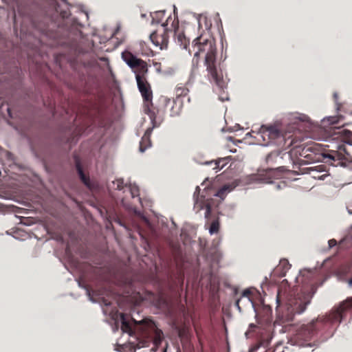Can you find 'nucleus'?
Instances as JSON below:
<instances>
[{
	"mask_svg": "<svg viewBox=\"0 0 352 352\" xmlns=\"http://www.w3.org/2000/svg\"><path fill=\"white\" fill-rule=\"evenodd\" d=\"M328 142L336 146V151L331 150L329 153L324 154L322 146L316 143H311L305 146H296L292 149V156L295 155L296 158L293 159V163L298 165L299 168L309 164H313L322 160V158H329L338 164H343L342 160L344 159V153L348 155L344 143L352 145V131L338 128L334 129L331 136L329 138Z\"/></svg>",
	"mask_w": 352,
	"mask_h": 352,
	"instance_id": "f257e3e1",
	"label": "nucleus"
},
{
	"mask_svg": "<svg viewBox=\"0 0 352 352\" xmlns=\"http://www.w3.org/2000/svg\"><path fill=\"white\" fill-rule=\"evenodd\" d=\"M194 57L205 54L204 65L206 67L207 77L211 83H214L220 91L227 88L226 80L223 78L220 64L217 63V46L214 38L201 34L192 42Z\"/></svg>",
	"mask_w": 352,
	"mask_h": 352,
	"instance_id": "f03ea898",
	"label": "nucleus"
},
{
	"mask_svg": "<svg viewBox=\"0 0 352 352\" xmlns=\"http://www.w3.org/2000/svg\"><path fill=\"white\" fill-rule=\"evenodd\" d=\"M120 320L121 329L123 332L128 333L129 335L137 332L140 339L138 344L139 348L148 346L151 342H153L154 347L151 349V352H156L164 340V333L152 320L144 319L137 321L132 318L131 321L134 327L129 321L127 315L121 314Z\"/></svg>",
	"mask_w": 352,
	"mask_h": 352,
	"instance_id": "7ed1b4c3",
	"label": "nucleus"
},
{
	"mask_svg": "<svg viewBox=\"0 0 352 352\" xmlns=\"http://www.w3.org/2000/svg\"><path fill=\"white\" fill-rule=\"evenodd\" d=\"M352 308V298H347L338 306L334 307L331 311L325 316H318L307 324L301 325L295 334V338L305 342L310 340L319 329L341 322L347 311Z\"/></svg>",
	"mask_w": 352,
	"mask_h": 352,
	"instance_id": "20e7f679",
	"label": "nucleus"
},
{
	"mask_svg": "<svg viewBox=\"0 0 352 352\" xmlns=\"http://www.w3.org/2000/svg\"><path fill=\"white\" fill-rule=\"evenodd\" d=\"M277 318L276 323L283 325L294 320L296 314L302 313L309 303L302 295L294 296L292 294H286L282 289L278 290L276 296Z\"/></svg>",
	"mask_w": 352,
	"mask_h": 352,
	"instance_id": "39448f33",
	"label": "nucleus"
},
{
	"mask_svg": "<svg viewBox=\"0 0 352 352\" xmlns=\"http://www.w3.org/2000/svg\"><path fill=\"white\" fill-rule=\"evenodd\" d=\"M258 135L263 140L265 146L275 145L284 149L289 147L293 144L292 136L284 135L276 126H262L258 132Z\"/></svg>",
	"mask_w": 352,
	"mask_h": 352,
	"instance_id": "423d86ee",
	"label": "nucleus"
},
{
	"mask_svg": "<svg viewBox=\"0 0 352 352\" xmlns=\"http://www.w3.org/2000/svg\"><path fill=\"white\" fill-rule=\"evenodd\" d=\"M137 82V86L144 101V111L151 118L153 126H159L161 120L158 119L153 104V91L147 78Z\"/></svg>",
	"mask_w": 352,
	"mask_h": 352,
	"instance_id": "0eeeda50",
	"label": "nucleus"
},
{
	"mask_svg": "<svg viewBox=\"0 0 352 352\" xmlns=\"http://www.w3.org/2000/svg\"><path fill=\"white\" fill-rule=\"evenodd\" d=\"M122 58L135 74L136 81L147 78L148 65L146 61L138 58L129 51L123 52Z\"/></svg>",
	"mask_w": 352,
	"mask_h": 352,
	"instance_id": "6e6552de",
	"label": "nucleus"
},
{
	"mask_svg": "<svg viewBox=\"0 0 352 352\" xmlns=\"http://www.w3.org/2000/svg\"><path fill=\"white\" fill-rule=\"evenodd\" d=\"M293 160L292 150L289 152H283V151H274L269 153L265 158L266 163L271 166L267 171L272 173L276 170L284 171L285 166L283 160L285 158Z\"/></svg>",
	"mask_w": 352,
	"mask_h": 352,
	"instance_id": "1a4fd4ad",
	"label": "nucleus"
},
{
	"mask_svg": "<svg viewBox=\"0 0 352 352\" xmlns=\"http://www.w3.org/2000/svg\"><path fill=\"white\" fill-rule=\"evenodd\" d=\"M172 17L170 16L166 23L162 24V28L157 30L150 34V39L151 42L156 46L159 47L160 50H164L168 47V33L172 32L171 29L168 28L170 21Z\"/></svg>",
	"mask_w": 352,
	"mask_h": 352,
	"instance_id": "9d476101",
	"label": "nucleus"
},
{
	"mask_svg": "<svg viewBox=\"0 0 352 352\" xmlns=\"http://www.w3.org/2000/svg\"><path fill=\"white\" fill-rule=\"evenodd\" d=\"M200 190V188L197 186L193 195L195 199L194 209L196 210L197 212L206 209L205 218L209 219L212 212V206L208 200L205 199L204 195L199 196Z\"/></svg>",
	"mask_w": 352,
	"mask_h": 352,
	"instance_id": "9b49d317",
	"label": "nucleus"
},
{
	"mask_svg": "<svg viewBox=\"0 0 352 352\" xmlns=\"http://www.w3.org/2000/svg\"><path fill=\"white\" fill-rule=\"evenodd\" d=\"M171 21V30L175 32V39L181 47L184 49H186L189 45V40L186 37L183 32L179 31L178 19L174 18Z\"/></svg>",
	"mask_w": 352,
	"mask_h": 352,
	"instance_id": "f8f14e48",
	"label": "nucleus"
},
{
	"mask_svg": "<svg viewBox=\"0 0 352 352\" xmlns=\"http://www.w3.org/2000/svg\"><path fill=\"white\" fill-rule=\"evenodd\" d=\"M152 124L153 125V123ZM155 127V126H153L152 127L148 128L145 131L140 142L139 149L140 152L145 151L148 148H149L151 146V135L153 131V129Z\"/></svg>",
	"mask_w": 352,
	"mask_h": 352,
	"instance_id": "ddd939ff",
	"label": "nucleus"
},
{
	"mask_svg": "<svg viewBox=\"0 0 352 352\" xmlns=\"http://www.w3.org/2000/svg\"><path fill=\"white\" fill-rule=\"evenodd\" d=\"M76 168L77 173L79 175L80 180L82 183L87 187H90V180L89 176L86 175L82 170L80 160L78 158H76L75 160Z\"/></svg>",
	"mask_w": 352,
	"mask_h": 352,
	"instance_id": "4468645a",
	"label": "nucleus"
},
{
	"mask_svg": "<svg viewBox=\"0 0 352 352\" xmlns=\"http://www.w3.org/2000/svg\"><path fill=\"white\" fill-rule=\"evenodd\" d=\"M162 100L163 103L165 104V105H168L170 103H173L174 104L171 107V109H170V116H175L180 113V112L182 111V105L181 104H179L178 106H177V103L175 100L172 101L170 99H169L166 97L162 98Z\"/></svg>",
	"mask_w": 352,
	"mask_h": 352,
	"instance_id": "2eb2a0df",
	"label": "nucleus"
},
{
	"mask_svg": "<svg viewBox=\"0 0 352 352\" xmlns=\"http://www.w3.org/2000/svg\"><path fill=\"white\" fill-rule=\"evenodd\" d=\"M291 265L288 260L283 258L280 261L279 265L277 267V271H280V275L285 276L287 272L290 269Z\"/></svg>",
	"mask_w": 352,
	"mask_h": 352,
	"instance_id": "dca6fc26",
	"label": "nucleus"
},
{
	"mask_svg": "<svg viewBox=\"0 0 352 352\" xmlns=\"http://www.w3.org/2000/svg\"><path fill=\"white\" fill-rule=\"evenodd\" d=\"M189 92L188 89L183 84H179L175 88V95L177 98L186 96Z\"/></svg>",
	"mask_w": 352,
	"mask_h": 352,
	"instance_id": "f3484780",
	"label": "nucleus"
},
{
	"mask_svg": "<svg viewBox=\"0 0 352 352\" xmlns=\"http://www.w3.org/2000/svg\"><path fill=\"white\" fill-rule=\"evenodd\" d=\"M227 160H228V158H222V159H219L218 160H215L214 162L215 166L213 168V169L216 170V172H217L218 170H220L228 163ZM212 163H213V162H210L208 164H212Z\"/></svg>",
	"mask_w": 352,
	"mask_h": 352,
	"instance_id": "a211bd4d",
	"label": "nucleus"
},
{
	"mask_svg": "<svg viewBox=\"0 0 352 352\" xmlns=\"http://www.w3.org/2000/svg\"><path fill=\"white\" fill-rule=\"evenodd\" d=\"M270 341L268 340H261L257 343L254 344L249 350V352H256V351L261 347H267L269 345Z\"/></svg>",
	"mask_w": 352,
	"mask_h": 352,
	"instance_id": "6ab92c4d",
	"label": "nucleus"
},
{
	"mask_svg": "<svg viewBox=\"0 0 352 352\" xmlns=\"http://www.w3.org/2000/svg\"><path fill=\"white\" fill-rule=\"evenodd\" d=\"M304 170H307L309 173H310L311 171H318V172H324L325 171V166L324 165H318L315 166H310L307 168H302Z\"/></svg>",
	"mask_w": 352,
	"mask_h": 352,
	"instance_id": "aec40b11",
	"label": "nucleus"
},
{
	"mask_svg": "<svg viewBox=\"0 0 352 352\" xmlns=\"http://www.w3.org/2000/svg\"><path fill=\"white\" fill-rule=\"evenodd\" d=\"M113 185L115 186V189L118 190H122L124 188H127V185L124 184L122 179H116L115 182H113Z\"/></svg>",
	"mask_w": 352,
	"mask_h": 352,
	"instance_id": "412c9836",
	"label": "nucleus"
},
{
	"mask_svg": "<svg viewBox=\"0 0 352 352\" xmlns=\"http://www.w3.org/2000/svg\"><path fill=\"white\" fill-rule=\"evenodd\" d=\"M219 230V222L218 220H214L212 222L209 232L211 234L217 233Z\"/></svg>",
	"mask_w": 352,
	"mask_h": 352,
	"instance_id": "4be33fe9",
	"label": "nucleus"
},
{
	"mask_svg": "<svg viewBox=\"0 0 352 352\" xmlns=\"http://www.w3.org/2000/svg\"><path fill=\"white\" fill-rule=\"evenodd\" d=\"M127 188L129 189L133 198L139 195V188L137 186L130 184L127 186Z\"/></svg>",
	"mask_w": 352,
	"mask_h": 352,
	"instance_id": "5701e85b",
	"label": "nucleus"
},
{
	"mask_svg": "<svg viewBox=\"0 0 352 352\" xmlns=\"http://www.w3.org/2000/svg\"><path fill=\"white\" fill-rule=\"evenodd\" d=\"M228 188H229L228 186H224L223 187H222L221 189H219L218 190L216 195L217 197H219L220 198L223 199V197L226 195L227 191H230V190Z\"/></svg>",
	"mask_w": 352,
	"mask_h": 352,
	"instance_id": "b1692460",
	"label": "nucleus"
},
{
	"mask_svg": "<svg viewBox=\"0 0 352 352\" xmlns=\"http://www.w3.org/2000/svg\"><path fill=\"white\" fill-rule=\"evenodd\" d=\"M328 243H329V248H331L337 245V241L336 239H330L328 241Z\"/></svg>",
	"mask_w": 352,
	"mask_h": 352,
	"instance_id": "393cba45",
	"label": "nucleus"
},
{
	"mask_svg": "<svg viewBox=\"0 0 352 352\" xmlns=\"http://www.w3.org/2000/svg\"><path fill=\"white\" fill-rule=\"evenodd\" d=\"M250 295H251V292H250V289H245L242 293V296L243 297H247V298H249Z\"/></svg>",
	"mask_w": 352,
	"mask_h": 352,
	"instance_id": "a878e982",
	"label": "nucleus"
},
{
	"mask_svg": "<svg viewBox=\"0 0 352 352\" xmlns=\"http://www.w3.org/2000/svg\"><path fill=\"white\" fill-rule=\"evenodd\" d=\"M60 14L63 18H67L68 16L67 11H63L60 12Z\"/></svg>",
	"mask_w": 352,
	"mask_h": 352,
	"instance_id": "bb28decb",
	"label": "nucleus"
},
{
	"mask_svg": "<svg viewBox=\"0 0 352 352\" xmlns=\"http://www.w3.org/2000/svg\"><path fill=\"white\" fill-rule=\"evenodd\" d=\"M154 65L157 67V70L158 72H160V67H161L160 63H155L154 64Z\"/></svg>",
	"mask_w": 352,
	"mask_h": 352,
	"instance_id": "cd10ccee",
	"label": "nucleus"
},
{
	"mask_svg": "<svg viewBox=\"0 0 352 352\" xmlns=\"http://www.w3.org/2000/svg\"><path fill=\"white\" fill-rule=\"evenodd\" d=\"M184 331H183V330H182V331H179V336L180 338H182V337L184 336Z\"/></svg>",
	"mask_w": 352,
	"mask_h": 352,
	"instance_id": "c85d7f7f",
	"label": "nucleus"
},
{
	"mask_svg": "<svg viewBox=\"0 0 352 352\" xmlns=\"http://www.w3.org/2000/svg\"><path fill=\"white\" fill-rule=\"evenodd\" d=\"M349 285L352 287V277L348 280Z\"/></svg>",
	"mask_w": 352,
	"mask_h": 352,
	"instance_id": "c756f323",
	"label": "nucleus"
},
{
	"mask_svg": "<svg viewBox=\"0 0 352 352\" xmlns=\"http://www.w3.org/2000/svg\"><path fill=\"white\" fill-rule=\"evenodd\" d=\"M239 301L240 300H237L236 302V306L238 307L239 309H241V307L239 306Z\"/></svg>",
	"mask_w": 352,
	"mask_h": 352,
	"instance_id": "7c9ffc66",
	"label": "nucleus"
},
{
	"mask_svg": "<svg viewBox=\"0 0 352 352\" xmlns=\"http://www.w3.org/2000/svg\"><path fill=\"white\" fill-rule=\"evenodd\" d=\"M337 122H338V120H336V118H332V120H331V123H333V124H336V123H337Z\"/></svg>",
	"mask_w": 352,
	"mask_h": 352,
	"instance_id": "2f4dec72",
	"label": "nucleus"
},
{
	"mask_svg": "<svg viewBox=\"0 0 352 352\" xmlns=\"http://www.w3.org/2000/svg\"><path fill=\"white\" fill-rule=\"evenodd\" d=\"M220 99H221V100H223H223H228V98H227V97H225V98H224V97H223V96H220Z\"/></svg>",
	"mask_w": 352,
	"mask_h": 352,
	"instance_id": "473e14b6",
	"label": "nucleus"
},
{
	"mask_svg": "<svg viewBox=\"0 0 352 352\" xmlns=\"http://www.w3.org/2000/svg\"><path fill=\"white\" fill-rule=\"evenodd\" d=\"M167 347H168V343L166 344V347L164 349L163 352H166Z\"/></svg>",
	"mask_w": 352,
	"mask_h": 352,
	"instance_id": "72a5a7b5",
	"label": "nucleus"
},
{
	"mask_svg": "<svg viewBox=\"0 0 352 352\" xmlns=\"http://www.w3.org/2000/svg\"><path fill=\"white\" fill-rule=\"evenodd\" d=\"M256 327V325H255V324H251L250 325V328H253V327Z\"/></svg>",
	"mask_w": 352,
	"mask_h": 352,
	"instance_id": "f704fd0d",
	"label": "nucleus"
},
{
	"mask_svg": "<svg viewBox=\"0 0 352 352\" xmlns=\"http://www.w3.org/2000/svg\"><path fill=\"white\" fill-rule=\"evenodd\" d=\"M333 97L335 98V99H336V98H337V97H338V94H333Z\"/></svg>",
	"mask_w": 352,
	"mask_h": 352,
	"instance_id": "c9c22d12",
	"label": "nucleus"
},
{
	"mask_svg": "<svg viewBox=\"0 0 352 352\" xmlns=\"http://www.w3.org/2000/svg\"><path fill=\"white\" fill-rule=\"evenodd\" d=\"M158 14H163L162 12H159Z\"/></svg>",
	"mask_w": 352,
	"mask_h": 352,
	"instance_id": "e433bc0d",
	"label": "nucleus"
},
{
	"mask_svg": "<svg viewBox=\"0 0 352 352\" xmlns=\"http://www.w3.org/2000/svg\"><path fill=\"white\" fill-rule=\"evenodd\" d=\"M349 212L352 214V211H351L350 210H349Z\"/></svg>",
	"mask_w": 352,
	"mask_h": 352,
	"instance_id": "4c0bfd02",
	"label": "nucleus"
}]
</instances>
